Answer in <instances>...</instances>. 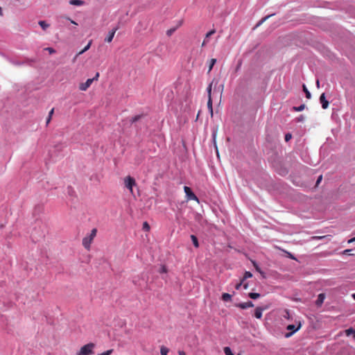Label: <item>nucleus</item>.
Masks as SVG:
<instances>
[{"label":"nucleus","instance_id":"nucleus-13","mask_svg":"<svg viewBox=\"0 0 355 355\" xmlns=\"http://www.w3.org/2000/svg\"><path fill=\"white\" fill-rule=\"evenodd\" d=\"M263 310V308L257 306L254 310V317L257 319H261L262 318V313Z\"/></svg>","mask_w":355,"mask_h":355},{"label":"nucleus","instance_id":"nucleus-39","mask_svg":"<svg viewBox=\"0 0 355 355\" xmlns=\"http://www.w3.org/2000/svg\"><path fill=\"white\" fill-rule=\"evenodd\" d=\"M67 192L69 196H73V193H75L74 190L72 189L71 187H67Z\"/></svg>","mask_w":355,"mask_h":355},{"label":"nucleus","instance_id":"nucleus-19","mask_svg":"<svg viewBox=\"0 0 355 355\" xmlns=\"http://www.w3.org/2000/svg\"><path fill=\"white\" fill-rule=\"evenodd\" d=\"M207 108L209 110V112L211 114V116H213V107H212V100H211V98H208Z\"/></svg>","mask_w":355,"mask_h":355},{"label":"nucleus","instance_id":"nucleus-37","mask_svg":"<svg viewBox=\"0 0 355 355\" xmlns=\"http://www.w3.org/2000/svg\"><path fill=\"white\" fill-rule=\"evenodd\" d=\"M113 352V349H108L101 354H98V355H111Z\"/></svg>","mask_w":355,"mask_h":355},{"label":"nucleus","instance_id":"nucleus-31","mask_svg":"<svg viewBox=\"0 0 355 355\" xmlns=\"http://www.w3.org/2000/svg\"><path fill=\"white\" fill-rule=\"evenodd\" d=\"M273 15H269L268 16H266L265 17L262 18L259 22L258 24H257V26H260L261 24H262L265 21H266L269 17H270L271 16H272Z\"/></svg>","mask_w":355,"mask_h":355},{"label":"nucleus","instance_id":"nucleus-44","mask_svg":"<svg viewBox=\"0 0 355 355\" xmlns=\"http://www.w3.org/2000/svg\"><path fill=\"white\" fill-rule=\"evenodd\" d=\"M322 175H320L318 178V179H317V181H316V185H318V184L320 183V182L322 181Z\"/></svg>","mask_w":355,"mask_h":355},{"label":"nucleus","instance_id":"nucleus-10","mask_svg":"<svg viewBox=\"0 0 355 355\" xmlns=\"http://www.w3.org/2000/svg\"><path fill=\"white\" fill-rule=\"evenodd\" d=\"M325 298H326L325 293H320L318 295L317 300H315V305H316V306L320 307L322 306V304H323L324 300H325Z\"/></svg>","mask_w":355,"mask_h":355},{"label":"nucleus","instance_id":"nucleus-17","mask_svg":"<svg viewBox=\"0 0 355 355\" xmlns=\"http://www.w3.org/2000/svg\"><path fill=\"white\" fill-rule=\"evenodd\" d=\"M190 237H191V239L192 241V243H193L194 247L196 248H198L199 247V243H198V238L195 235H193V234H191Z\"/></svg>","mask_w":355,"mask_h":355},{"label":"nucleus","instance_id":"nucleus-3","mask_svg":"<svg viewBox=\"0 0 355 355\" xmlns=\"http://www.w3.org/2000/svg\"><path fill=\"white\" fill-rule=\"evenodd\" d=\"M301 326L300 322L297 325L293 324L287 325L286 329L289 331V332L286 333L284 337L286 338L291 337L295 333L300 329Z\"/></svg>","mask_w":355,"mask_h":355},{"label":"nucleus","instance_id":"nucleus-41","mask_svg":"<svg viewBox=\"0 0 355 355\" xmlns=\"http://www.w3.org/2000/svg\"><path fill=\"white\" fill-rule=\"evenodd\" d=\"M214 33H215V30L213 29V30H211L210 31H209L207 34H206V37H210L211 35H212Z\"/></svg>","mask_w":355,"mask_h":355},{"label":"nucleus","instance_id":"nucleus-52","mask_svg":"<svg viewBox=\"0 0 355 355\" xmlns=\"http://www.w3.org/2000/svg\"><path fill=\"white\" fill-rule=\"evenodd\" d=\"M178 354H179V355H186V353H185L184 351H181V350H180V351L178 352Z\"/></svg>","mask_w":355,"mask_h":355},{"label":"nucleus","instance_id":"nucleus-48","mask_svg":"<svg viewBox=\"0 0 355 355\" xmlns=\"http://www.w3.org/2000/svg\"><path fill=\"white\" fill-rule=\"evenodd\" d=\"M53 112H54V108H52L49 113V116L52 117Z\"/></svg>","mask_w":355,"mask_h":355},{"label":"nucleus","instance_id":"nucleus-6","mask_svg":"<svg viewBox=\"0 0 355 355\" xmlns=\"http://www.w3.org/2000/svg\"><path fill=\"white\" fill-rule=\"evenodd\" d=\"M119 29V26L113 28L110 31H109L107 37L105 38V42H111L113 40V37L114 36V34L116 31Z\"/></svg>","mask_w":355,"mask_h":355},{"label":"nucleus","instance_id":"nucleus-24","mask_svg":"<svg viewBox=\"0 0 355 355\" xmlns=\"http://www.w3.org/2000/svg\"><path fill=\"white\" fill-rule=\"evenodd\" d=\"M91 44H92V40H90L89 42V43L85 46V48L79 52L78 55H81V54L84 53L85 51H87V50H89L91 46Z\"/></svg>","mask_w":355,"mask_h":355},{"label":"nucleus","instance_id":"nucleus-11","mask_svg":"<svg viewBox=\"0 0 355 355\" xmlns=\"http://www.w3.org/2000/svg\"><path fill=\"white\" fill-rule=\"evenodd\" d=\"M236 306L242 309H246L250 307H253L254 304L251 301H248L246 302H241L236 305Z\"/></svg>","mask_w":355,"mask_h":355},{"label":"nucleus","instance_id":"nucleus-12","mask_svg":"<svg viewBox=\"0 0 355 355\" xmlns=\"http://www.w3.org/2000/svg\"><path fill=\"white\" fill-rule=\"evenodd\" d=\"M182 20H180L178 21V24L174 28H171L168 30H167L166 31V35L167 36L170 37L171 35H172V34L180 27L182 26Z\"/></svg>","mask_w":355,"mask_h":355},{"label":"nucleus","instance_id":"nucleus-54","mask_svg":"<svg viewBox=\"0 0 355 355\" xmlns=\"http://www.w3.org/2000/svg\"><path fill=\"white\" fill-rule=\"evenodd\" d=\"M241 63H242V62H241V61H240V62H239V64H238V66H237V67H236V69H237V70H238L239 69H240V67H241Z\"/></svg>","mask_w":355,"mask_h":355},{"label":"nucleus","instance_id":"nucleus-57","mask_svg":"<svg viewBox=\"0 0 355 355\" xmlns=\"http://www.w3.org/2000/svg\"><path fill=\"white\" fill-rule=\"evenodd\" d=\"M352 297L355 300V293L352 294Z\"/></svg>","mask_w":355,"mask_h":355},{"label":"nucleus","instance_id":"nucleus-26","mask_svg":"<svg viewBox=\"0 0 355 355\" xmlns=\"http://www.w3.org/2000/svg\"><path fill=\"white\" fill-rule=\"evenodd\" d=\"M168 349L165 346H162L160 348V354L161 355H167L168 353Z\"/></svg>","mask_w":355,"mask_h":355},{"label":"nucleus","instance_id":"nucleus-29","mask_svg":"<svg viewBox=\"0 0 355 355\" xmlns=\"http://www.w3.org/2000/svg\"><path fill=\"white\" fill-rule=\"evenodd\" d=\"M224 352H225V355H234L233 354L232 349L229 347H225L224 348Z\"/></svg>","mask_w":355,"mask_h":355},{"label":"nucleus","instance_id":"nucleus-27","mask_svg":"<svg viewBox=\"0 0 355 355\" xmlns=\"http://www.w3.org/2000/svg\"><path fill=\"white\" fill-rule=\"evenodd\" d=\"M216 58H212L210 60V64H209V70H208L209 72H210L212 70L213 67L216 64Z\"/></svg>","mask_w":355,"mask_h":355},{"label":"nucleus","instance_id":"nucleus-46","mask_svg":"<svg viewBox=\"0 0 355 355\" xmlns=\"http://www.w3.org/2000/svg\"><path fill=\"white\" fill-rule=\"evenodd\" d=\"M241 286H242V282H239V283L236 284V285L235 286V288L236 290H239Z\"/></svg>","mask_w":355,"mask_h":355},{"label":"nucleus","instance_id":"nucleus-40","mask_svg":"<svg viewBox=\"0 0 355 355\" xmlns=\"http://www.w3.org/2000/svg\"><path fill=\"white\" fill-rule=\"evenodd\" d=\"M143 228H144V230H147V231L150 230V226H149V225L148 224V223H147V222H144V223Z\"/></svg>","mask_w":355,"mask_h":355},{"label":"nucleus","instance_id":"nucleus-14","mask_svg":"<svg viewBox=\"0 0 355 355\" xmlns=\"http://www.w3.org/2000/svg\"><path fill=\"white\" fill-rule=\"evenodd\" d=\"M69 4L71 6H81L85 4V1L83 0H70L69 1Z\"/></svg>","mask_w":355,"mask_h":355},{"label":"nucleus","instance_id":"nucleus-22","mask_svg":"<svg viewBox=\"0 0 355 355\" xmlns=\"http://www.w3.org/2000/svg\"><path fill=\"white\" fill-rule=\"evenodd\" d=\"M261 295L258 293H249L248 297H250L252 300H257L258 299Z\"/></svg>","mask_w":355,"mask_h":355},{"label":"nucleus","instance_id":"nucleus-25","mask_svg":"<svg viewBox=\"0 0 355 355\" xmlns=\"http://www.w3.org/2000/svg\"><path fill=\"white\" fill-rule=\"evenodd\" d=\"M303 91L305 93L306 97L307 98H311V92L309 91V89H307V87H306L305 85H303Z\"/></svg>","mask_w":355,"mask_h":355},{"label":"nucleus","instance_id":"nucleus-20","mask_svg":"<svg viewBox=\"0 0 355 355\" xmlns=\"http://www.w3.org/2000/svg\"><path fill=\"white\" fill-rule=\"evenodd\" d=\"M305 108V105L304 104H302L300 105V106H294L292 107V110L293 111H295V112H302V110H304Z\"/></svg>","mask_w":355,"mask_h":355},{"label":"nucleus","instance_id":"nucleus-45","mask_svg":"<svg viewBox=\"0 0 355 355\" xmlns=\"http://www.w3.org/2000/svg\"><path fill=\"white\" fill-rule=\"evenodd\" d=\"M352 251V250L350 249H347V250H345L343 252V254H350L349 252Z\"/></svg>","mask_w":355,"mask_h":355},{"label":"nucleus","instance_id":"nucleus-53","mask_svg":"<svg viewBox=\"0 0 355 355\" xmlns=\"http://www.w3.org/2000/svg\"><path fill=\"white\" fill-rule=\"evenodd\" d=\"M354 241H355V236H354V238H352V239H349V240L348 241V243H352V242H354Z\"/></svg>","mask_w":355,"mask_h":355},{"label":"nucleus","instance_id":"nucleus-49","mask_svg":"<svg viewBox=\"0 0 355 355\" xmlns=\"http://www.w3.org/2000/svg\"><path fill=\"white\" fill-rule=\"evenodd\" d=\"M67 19L68 20H69L71 24H75V25H78V24L76 21H74L73 20L71 19L69 17H67Z\"/></svg>","mask_w":355,"mask_h":355},{"label":"nucleus","instance_id":"nucleus-42","mask_svg":"<svg viewBox=\"0 0 355 355\" xmlns=\"http://www.w3.org/2000/svg\"><path fill=\"white\" fill-rule=\"evenodd\" d=\"M252 263H253V266L255 267L256 270L261 272L260 268H259V265L257 264V263L256 261H252Z\"/></svg>","mask_w":355,"mask_h":355},{"label":"nucleus","instance_id":"nucleus-23","mask_svg":"<svg viewBox=\"0 0 355 355\" xmlns=\"http://www.w3.org/2000/svg\"><path fill=\"white\" fill-rule=\"evenodd\" d=\"M143 116V114H137V115H135V116H133L131 119H130V122L131 123H134L137 121H138L141 117Z\"/></svg>","mask_w":355,"mask_h":355},{"label":"nucleus","instance_id":"nucleus-33","mask_svg":"<svg viewBox=\"0 0 355 355\" xmlns=\"http://www.w3.org/2000/svg\"><path fill=\"white\" fill-rule=\"evenodd\" d=\"M305 120V116L302 114L300 115L299 116L296 117L295 121L297 123L299 122H303Z\"/></svg>","mask_w":355,"mask_h":355},{"label":"nucleus","instance_id":"nucleus-1","mask_svg":"<svg viewBox=\"0 0 355 355\" xmlns=\"http://www.w3.org/2000/svg\"><path fill=\"white\" fill-rule=\"evenodd\" d=\"M96 233H97V229L96 228H93L91 230V232L89 233V234L87 235L86 236H85L83 239V242H82L83 243V245L84 246V248L86 250H89L90 249L91 244H92L94 239L96 236Z\"/></svg>","mask_w":355,"mask_h":355},{"label":"nucleus","instance_id":"nucleus-18","mask_svg":"<svg viewBox=\"0 0 355 355\" xmlns=\"http://www.w3.org/2000/svg\"><path fill=\"white\" fill-rule=\"evenodd\" d=\"M221 299L224 302H229L232 300V295L227 293H223Z\"/></svg>","mask_w":355,"mask_h":355},{"label":"nucleus","instance_id":"nucleus-47","mask_svg":"<svg viewBox=\"0 0 355 355\" xmlns=\"http://www.w3.org/2000/svg\"><path fill=\"white\" fill-rule=\"evenodd\" d=\"M98 77H99V73L97 72L96 73L95 76L94 78H92V79H94V80H98Z\"/></svg>","mask_w":355,"mask_h":355},{"label":"nucleus","instance_id":"nucleus-16","mask_svg":"<svg viewBox=\"0 0 355 355\" xmlns=\"http://www.w3.org/2000/svg\"><path fill=\"white\" fill-rule=\"evenodd\" d=\"M345 335L347 336H349L353 335L354 338L355 339V329L352 327H350L345 331Z\"/></svg>","mask_w":355,"mask_h":355},{"label":"nucleus","instance_id":"nucleus-28","mask_svg":"<svg viewBox=\"0 0 355 355\" xmlns=\"http://www.w3.org/2000/svg\"><path fill=\"white\" fill-rule=\"evenodd\" d=\"M214 83V80L208 85L207 88V94H208V98H211V87H212V84Z\"/></svg>","mask_w":355,"mask_h":355},{"label":"nucleus","instance_id":"nucleus-7","mask_svg":"<svg viewBox=\"0 0 355 355\" xmlns=\"http://www.w3.org/2000/svg\"><path fill=\"white\" fill-rule=\"evenodd\" d=\"M320 103L322 105V107L324 110H326L328 108L329 103L326 98L325 93H322L320 96Z\"/></svg>","mask_w":355,"mask_h":355},{"label":"nucleus","instance_id":"nucleus-50","mask_svg":"<svg viewBox=\"0 0 355 355\" xmlns=\"http://www.w3.org/2000/svg\"><path fill=\"white\" fill-rule=\"evenodd\" d=\"M51 120V117L48 116V117L46 118V125H48L50 123Z\"/></svg>","mask_w":355,"mask_h":355},{"label":"nucleus","instance_id":"nucleus-34","mask_svg":"<svg viewBox=\"0 0 355 355\" xmlns=\"http://www.w3.org/2000/svg\"><path fill=\"white\" fill-rule=\"evenodd\" d=\"M243 277H244V279L251 278L252 277V273L250 271H245Z\"/></svg>","mask_w":355,"mask_h":355},{"label":"nucleus","instance_id":"nucleus-4","mask_svg":"<svg viewBox=\"0 0 355 355\" xmlns=\"http://www.w3.org/2000/svg\"><path fill=\"white\" fill-rule=\"evenodd\" d=\"M125 187L130 191L131 193L133 194V187L136 185L135 180L128 175L124 179Z\"/></svg>","mask_w":355,"mask_h":355},{"label":"nucleus","instance_id":"nucleus-21","mask_svg":"<svg viewBox=\"0 0 355 355\" xmlns=\"http://www.w3.org/2000/svg\"><path fill=\"white\" fill-rule=\"evenodd\" d=\"M38 24L40 26V27L43 29V30H46V28H48L49 27V24H47L45 21H40L38 22Z\"/></svg>","mask_w":355,"mask_h":355},{"label":"nucleus","instance_id":"nucleus-35","mask_svg":"<svg viewBox=\"0 0 355 355\" xmlns=\"http://www.w3.org/2000/svg\"><path fill=\"white\" fill-rule=\"evenodd\" d=\"M44 51H48L50 54H53L55 53V50L52 47H46L44 49Z\"/></svg>","mask_w":355,"mask_h":355},{"label":"nucleus","instance_id":"nucleus-36","mask_svg":"<svg viewBox=\"0 0 355 355\" xmlns=\"http://www.w3.org/2000/svg\"><path fill=\"white\" fill-rule=\"evenodd\" d=\"M284 139L286 142L289 141L292 139V134L290 132L286 133Z\"/></svg>","mask_w":355,"mask_h":355},{"label":"nucleus","instance_id":"nucleus-43","mask_svg":"<svg viewBox=\"0 0 355 355\" xmlns=\"http://www.w3.org/2000/svg\"><path fill=\"white\" fill-rule=\"evenodd\" d=\"M252 263H253V266L255 267L256 270L261 272L260 268H259V265L257 264V263L256 261H252Z\"/></svg>","mask_w":355,"mask_h":355},{"label":"nucleus","instance_id":"nucleus-58","mask_svg":"<svg viewBox=\"0 0 355 355\" xmlns=\"http://www.w3.org/2000/svg\"><path fill=\"white\" fill-rule=\"evenodd\" d=\"M205 45V41H203L202 46H204Z\"/></svg>","mask_w":355,"mask_h":355},{"label":"nucleus","instance_id":"nucleus-30","mask_svg":"<svg viewBox=\"0 0 355 355\" xmlns=\"http://www.w3.org/2000/svg\"><path fill=\"white\" fill-rule=\"evenodd\" d=\"M273 15H269L268 16H266L265 17L262 18L259 22L258 24H257V26H260L261 24H262L265 21H266L269 17H270L271 16H272Z\"/></svg>","mask_w":355,"mask_h":355},{"label":"nucleus","instance_id":"nucleus-55","mask_svg":"<svg viewBox=\"0 0 355 355\" xmlns=\"http://www.w3.org/2000/svg\"><path fill=\"white\" fill-rule=\"evenodd\" d=\"M245 280H246V279H244V277H243V278L241 279V282H242V285H243L244 283H245Z\"/></svg>","mask_w":355,"mask_h":355},{"label":"nucleus","instance_id":"nucleus-2","mask_svg":"<svg viewBox=\"0 0 355 355\" xmlns=\"http://www.w3.org/2000/svg\"><path fill=\"white\" fill-rule=\"evenodd\" d=\"M95 345L92 343L85 345L80 348L77 355H92L94 354L93 349Z\"/></svg>","mask_w":355,"mask_h":355},{"label":"nucleus","instance_id":"nucleus-32","mask_svg":"<svg viewBox=\"0 0 355 355\" xmlns=\"http://www.w3.org/2000/svg\"><path fill=\"white\" fill-rule=\"evenodd\" d=\"M158 271L159 273H166L168 270L166 266L162 265Z\"/></svg>","mask_w":355,"mask_h":355},{"label":"nucleus","instance_id":"nucleus-9","mask_svg":"<svg viewBox=\"0 0 355 355\" xmlns=\"http://www.w3.org/2000/svg\"><path fill=\"white\" fill-rule=\"evenodd\" d=\"M94 79L89 78L85 83H81L79 86V89L81 91H86L93 83Z\"/></svg>","mask_w":355,"mask_h":355},{"label":"nucleus","instance_id":"nucleus-15","mask_svg":"<svg viewBox=\"0 0 355 355\" xmlns=\"http://www.w3.org/2000/svg\"><path fill=\"white\" fill-rule=\"evenodd\" d=\"M36 58H25L22 62H24V64H27L29 66H32L33 63L36 62Z\"/></svg>","mask_w":355,"mask_h":355},{"label":"nucleus","instance_id":"nucleus-56","mask_svg":"<svg viewBox=\"0 0 355 355\" xmlns=\"http://www.w3.org/2000/svg\"><path fill=\"white\" fill-rule=\"evenodd\" d=\"M0 15H3L2 8L0 6Z\"/></svg>","mask_w":355,"mask_h":355},{"label":"nucleus","instance_id":"nucleus-8","mask_svg":"<svg viewBox=\"0 0 355 355\" xmlns=\"http://www.w3.org/2000/svg\"><path fill=\"white\" fill-rule=\"evenodd\" d=\"M10 63H11L13 65L15 66H21L24 64V62H22V61L17 60L16 59L9 58L6 55H5L3 53L1 54Z\"/></svg>","mask_w":355,"mask_h":355},{"label":"nucleus","instance_id":"nucleus-51","mask_svg":"<svg viewBox=\"0 0 355 355\" xmlns=\"http://www.w3.org/2000/svg\"><path fill=\"white\" fill-rule=\"evenodd\" d=\"M243 288H244V289H247V288H248V282L244 283V284H243Z\"/></svg>","mask_w":355,"mask_h":355},{"label":"nucleus","instance_id":"nucleus-59","mask_svg":"<svg viewBox=\"0 0 355 355\" xmlns=\"http://www.w3.org/2000/svg\"><path fill=\"white\" fill-rule=\"evenodd\" d=\"M220 87H221V88H222L221 89L223 90V85H220Z\"/></svg>","mask_w":355,"mask_h":355},{"label":"nucleus","instance_id":"nucleus-5","mask_svg":"<svg viewBox=\"0 0 355 355\" xmlns=\"http://www.w3.org/2000/svg\"><path fill=\"white\" fill-rule=\"evenodd\" d=\"M184 191L185 193L187 200H193L199 202L198 198L195 195V193L193 192L192 189L190 187L184 186Z\"/></svg>","mask_w":355,"mask_h":355},{"label":"nucleus","instance_id":"nucleus-38","mask_svg":"<svg viewBox=\"0 0 355 355\" xmlns=\"http://www.w3.org/2000/svg\"><path fill=\"white\" fill-rule=\"evenodd\" d=\"M285 252L287 254L286 255L287 257H288V258H290V259H291L293 260H296V258L295 257V256L292 253H291L289 252H287V251H285Z\"/></svg>","mask_w":355,"mask_h":355}]
</instances>
